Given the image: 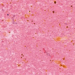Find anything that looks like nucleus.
Wrapping results in <instances>:
<instances>
[{"label":"nucleus","mask_w":75,"mask_h":75,"mask_svg":"<svg viewBox=\"0 0 75 75\" xmlns=\"http://www.w3.org/2000/svg\"><path fill=\"white\" fill-rule=\"evenodd\" d=\"M53 13H54V11H53Z\"/></svg>","instance_id":"1"},{"label":"nucleus","mask_w":75,"mask_h":75,"mask_svg":"<svg viewBox=\"0 0 75 75\" xmlns=\"http://www.w3.org/2000/svg\"><path fill=\"white\" fill-rule=\"evenodd\" d=\"M7 16H9V15H8V14H7Z\"/></svg>","instance_id":"2"}]
</instances>
